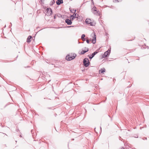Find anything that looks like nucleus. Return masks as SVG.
Returning a JSON list of instances; mask_svg holds the SVG:
<instances>
[{"instance_id": "7", "label": "nucleus", "mask_w": 149, "mask_h": 149, "mask_svg": "<svg viewBox=\"0 0 149 149\" xmlns=\"http://www.w3.org/2000/svg\"><path fill=\"white\" fill-rule=\"evenodd\" d=\"M85 49H87L86 50H82L81 52V54H84L86 53L88 51V48L87 47H85L84 48Z\"/></svg>"}, {"instance_id": "38", "label": "nucleus", "mask_w": 149, "mask_h": 149, "mask_svg": "<svg viewBox=\"0 0 149 149\" xmlns=\"http://www.w3.org/2000/svg\"><path fill=\"white\" fill-rule=\"evenodd\" d=\"M54 67H58L56 66V65H54Z\"/></svg>"}, {"instance_id": "1", "label": "nucleus", "mask_w": 149, "mask_h": 149, "mask_svg": "<svg viewBox=\"0 0 149 149\" xmlns=\"http://www.w3.org/2000/svg\"><path fill=\"white\" fill-rule=\"evenodd\" d=\"M76 56V54L75 53L71 54V55L68 54L66 56L65 58L67 60L70 61L74 59Z\"/></svg>"}, {"instance_id": "11", "label": "nucleus", "mask_w": 149, "mask_h": 149, "mask_svg": "<svg viewBox=\"0 0 149 149\" xmlns=\"http://www.w3.org/2000/svg\"><path fill=\"white\" fill-rule=\"evenodd\" d=\"M76 18H77V20H78L79 21H81L83 19L82 16L79 15L78 14H77Z\"/></svg>"}, {"instance_id": "4", "label": "nucleus", "mask_w": 149, "mask_h": 149, "mask_svg": "<svg viewBox=\"0 0 149 149\" xmlns=\"http://www.w3.org/2000/svg\"><path fill=\"white\" fill-rule=\"evenodd\" d=\"M46 11H47V14L46 15H47V16H50L53 13L52 10L51 8H47Z\"/></svg>"}, {"instance_id": "31", "label": "nucleus", "mask_w": 149, "mask_h": 149, "mask_svg": "<svg viewBox=\"0 0 149 149\" xmlns=\"http://www.w3.org/2000/svg\"><path fill=\"white\" fill-rule=\"evenodd\" d=\"M119 140H121V139H121V137L119 136Z\"/></svg>"}, {"instance_id": "9", "label": "nucleus", "mask_w": 149, "mask_h": 149, "mask_svg": "<svg viewBox=\"0 0 149 149\" xmlns=\"http://www.w3.org/2000/svg\"><path fill=\"white\" fill-rule=\"evenodd\" d=\"M56 3L57 5H59L63 3V0H57L56 2Z\"/></svg>"}, {"instance_id": "35", "label": "nucleus", "mask_w": 149, "mask_h": 149, "mask_svg": "<svg viewBox=\"0 0 149 149\" xmlns=\"http://www.w3.org/2000/svg\"><path fill=\"white\" fill-rule=\"evenodd\" d=\"M29 67H30V66H26V68H29Z\"/></svg>"}, {"instance_id": "27", "label": "nucleus", "mask_w": 149, "mask_h": 149, "mask_svg": "<svg viewBox=\"0 0 149 149\" xmlns=\"http://www.w3.org/2000/svg\"><path fill=\"white\" fill-rule=\"evenodd\" d=\"M96 8L95 6H94L92 9V10H94V9H95Z\"/></svg>"}, {"instance_id": "26", "label": "nucleus", "mask_w": 149, "mask_h": 149, "mask_svg": "<svg viewBox=\"0 0 149 149\" xmlns=\"http://www.w3.org/2000/svg\"><path fill=\"white\" fill-rule=\"evenodd\" d=\"M74 27V26H67L66 27L69 28V27Z\"/></svg>"}, {"instance_id": "34", "label": "nucleus", "mask_w": 149, "mask_h": 149, "mask_svg": "<svg viewBox=\"0 0 149 149\" xmlns=\"http://www.w3.org/2000/svg\"><path fill=\"white\" fill-rule=\"evenodd\" d=\"M108 35V33H106V35L107 36Z\"/></svg>"}, {"instance_id": "30", "label": "nucleus", "mask_w": 149, "mask_h": 149, "mask_svg": "<svg viewBox=\"0 0 149 149\" xmlns=\"http://www.w3.org/2000/svg\"><path fill=\"white\" fill-rule=\"evenodd\" d=\"M56 18V15H54V19H55Z\"/></svg>"}, {"instance_id": "25", "label": "nucleus", "mask_w": 149, "mask_h": 149, "mask_svg": "<svg viewBox=\"0 0 149 149\" xmlns=\"http://www.w3.org/2000/svg\"><path fill=\"white\" fill-rule=\"evenodd\" d=\"M45 0H40L41 1L42 3V4H44V1Z\"/></svg>"}, {"instance_id": "43", "label": "nucleus", "mask_w": 149, "mask_h": 149, "mask_svg": "<svg viewBox=\"0 0 149 149\" xmlns=\"http://www.w3.org/2000/svg\"><path fill=\"white\" fill-rule=\"evenodd\" d=\"M135 138L138 137H136H136H135Z\"/></svg>"}, {"instance_id": "19", "label": "nucleus", "mask_w": 149, "mask_h": 149, "mask_svg": "<svg viewBox=\"0 0 149 149\" xmlns=\"http://www.w3.org/2000/svg\"><path fill=\"white\" fill-rule=\"evenodd\" d=\"M99 49H97L96 51L93 52L92 54H93L94 56L96 54H97L99 52Z\"/></svg>"}, {"instance_id": "6", "label": "nucleus", "mask_w": 149, "mask_h": 149, "mask_svg": "<svg viewBox=\"0 0 149 149\" xmlns=\"http://www.w3.org/2000/svg\"><path fill=\"white\" fill-rule=\"evenodd\" d=\"M77 14L75 13H74V14L72 15H70V19L72 20H73L75 18H76L77 16Z\"/></svg>"}, {"instance_id": "22", "label": "nucleus", "mask_w": 149, "mask_h": 149, "mask_svg": "<svg viewBox=\"0 0 149 149\" xmlns=\"http://www.w3.org/2000/svg\"><path fill=\"white\" fill-rule=\"evenodd\" d=\"M90 41H91V39H90V40H86V42L88 43V44H89L90 43Z\"/></svg>"}, {"instance_id": "5", "label": "nucleus", "mask_w": 149, "mask_h": 149, "mask_svg": "<svg viewBox=\"0 0 149 149\" xmlns=\"http://www.w3.org/2000/svg\"><path fill=\"white\" fill-rule=\"evenodd\" d=\"M72 21L70 19H66L65 20V22L68 25H70L72 24Z\"/></svg>"}, {"instance_id": "18", "label": "nucleus", "mask_w": 149, "mask_h": 149, "mask_svg": "<svg viewBox=\"0 0 149 149\" xmlns=\"http://www.w3.org/2000/svg\"><path fill=\"white\" fill-rule=\"evenodd\" d=\"M89 24L91 26H94L96 24V23L95 22H91L89 23Z\"/></svg>"}, {"instance_id": "46", "label": "nucleus", "mask_w": 149, "mask_h": 149, "mask_svg": "<svg viewBox=\"0 0 149 149\" xmlns=\"http://www.w3.org/2000/svg\"><path fill=\"white\" fill-rule=\"evenodd\" d=\"M100 129H101V127H100Z\"/></svg>"}, {"instance_id": "14", "label": "nucleus", "mask_w": 149, "mask_h": 149, "mask_svg": "<svg viewBox=\"0 0 149 149\" xmlns=\"http://www.w3.org/2000/svg\"><path fill=\"white\" fill-rule=\"evenodd\" d=\"M91 20L90 19L87 18L85 20V22L86 24H89L90 22H91Z\"/></svg>"}, {"instance_id": "28", "label": "nucleus", "mask_w": 149, "mask_h": 149, "mask_svg": "<svg viewBox=\"0 0 149 149\" xmlns=\"http://www.w3.org/2000/svg\"><path fill=\"white\" fill-rule=\"evenodd\" d=\"M82 40H83V41H86V38H83V39H82Z\"/></svg>"}, {"instance_id": "21", "label": "nucleus", "mask_w": 149, "mask_h": 149, "mask_svg": "<svg viewBox=\"0 0 149 149\" xmlns=\"http://www.w3.org/2000/svg\"><path fill=\"white\" fill-rule=\"evenodd\" d=\"M85 34H83L82 35H81V39H82L83 38H85Z\"/></svg>"}, {"instance_id": "13", "label": "nucleus", "mask_w": 149, "mask_h": 149, "mask_svg": "<svg viewBox=\"0 0 149 149\" xmlns=\"http://www.w3.org/2000/svg\"><path fill=\"white\" fill-rule=\"evenodd\" d=\"M93 12L95 14H96V15H100V14L98 13V12L97 11V10L95 9H94L92 10Z\"/></svg>"}, {"instance_id": "15", "label": "nucleus", "mask_w": 149, "mask_h": 149, "mask_svg": "<svg viewBox=\"0 0 149 149\" xmlns=\"http://www.w3.org/2000/svg\"><path fill=\"white\" fill-rule=\"evenodd\" d=\"M149 48V47L148 46H146V45L145 44H144V45H143L142 46V47H141V48L142 49H146V48H147V49H148Z\"/></svg>"}, {"instance_id": "40", "label": "nucleus", "mask_w": 149, "mask_h": 149, "mask_svg": "<svg viewBox=\"0 0 149 149\" xmlns=\"http://www.w3.org/2000/svg\"><path fill=\"white\" fill-rule=\"evenodd\" d=\"M20 136L22 137V136L21 135H20Z\"/></svg>"}, {"instance_id": "17", "label": "nucleus", "mask_w": 149, "mask_h": 149, "mask_svg": "<svg viewBox=\"0 0 149 149\" xmlns=\"http://www.w3.org/2000/svg\"><path fill=\"white\" fill-rule=\"evenodd\" d=\"M55 3V0H52V1H51L49 5L50 6H52Z\"/></svg>"}, {"instance_id": "32", "label": "nucleus", "mask_w": 149, "mask_h": 149, "mask_svg": "<svg viewBox=\"0 0 149 149\" xmlns=\"http://www.w3.org/2000/svg\"><path fill=\"white\" fill-rule=\"evenodd\" d=\"M120 149H125V148L123 147H122Z\"/></svg>"}, {"instance_id": "3", "label": "nucleus", "mask_w": 149, "mask_h": 149, "mask_svg": "<svg viewBox=\"0 0 149 149\" xmlns=\"http://www.w3.org/2000/svg\"><path fill=\"white\" fill-rule=\"evenodd\" d=\"M111 52V49H109L107 51L105 52L104 54L102 55L101 58H103L109 56Z\"/></svg>"}, {"instance_id": "42", "label": "nucleus", "mask_w": 149, "mask_h": 149, "mask_svg": "<svg viewBox=\"0 0 149 149\" xmlns=\"http://www.w3.org/2000/svg\"><path fill=\"white\" fill-rule=\"evenodd\" d=\"M135 138L138 137H136H136H135Z\"/></svg>"}, {"instance_id": "44", "label": "nucleus", "mask_w": 149, "mask_h": 149, "mask_svg": "<svg viewBox=\"0 0 149 149\" xmlns=\"http://www.w3.org/2000/svg\"><path fill=\"white\" fill-rule=\"evenodd\" d=\"M72 140H74V139H72Z\"/></svg>"}, {"instance_id": "8", "label": "nucleus", "mask_w": 149, "mask_h": 149, "mask_svg": "<svg viewBox=\"0 0 149 149\" xmlns=\"http://www.w3.org/2000/svg\"><path fill=\"white\" fill-rule=\"evenodd\" d=\"M92 41L93 44H94L95 43L96 41V37L95 33L94 34V36L93 37V39Z\"/></svg>"}, {"instance_id": "41", "label": "nucleus", "mask_w": 149, "mask_h": 149, "mask_svg": "<svg viewBox=\"0 0 149 149\" xmlns=\"http://www.w3.org/2000/svg\"><path fill=\"white\" fill-rule=\"evenodd\" d=\"M6 27V25H5L4 27Z\"/></svg>"}, {"instance_id": "29", "label": "nucleus", "mask_w": 149, "mask_h": 149, "mask_svg": "<svg viewBox=\"0 0 149 149\" xmlns=\"http://www.w3.org/2000/svg\"><path fill=\"white\" fill-rule=\"evenodd\" d=\"M144 139H143V140H144V139L147 140V137H144Z\"/></svg>"}, {"instance_id": "12", "label": "nucleus", "mask_w": 149, "mask_h": 149, "mask_svg": "<svg viewBox=\"0 0 149 149\" xmlns=\"http://www.w3.org/2000/svg\"><path fill=\"white\" fill-rule=\"evenodd\" d=\"M105 70L104 68H101L100 70L99 71V72L100 74H101L104 72H105Z\"/></svg>"}, {"instance_id": "10", "label": "nucleus", "mask_w": 149, "mask_h": 149, "mask_svg": "<svg viewBox=\"0 0 149 149\" xmlns=\"http://www.w3.org/2000/svg\"><path fill=\"white\" fill-rule=\"evenodd\" d=\"M32 38V37L31 36H28L27 40L26 42L27 43H29L31 41V39Z\"/></svg>"}, {"instance_id": "20", "label": "nucleus", "mask_w": 149, "mask_h": 149, "mask_svg": "<svg viewBox=\"0 0 149 149\" xmlns=\"http://www.w3.org/2000/svg\"><path fill=\"white\" fill-rule=\"evenodd\" d=\"M99 49H97L96 51L93 52L92 54H93L94 56L96 54H97L99 52Z\"/></svg>"}, {"instance_id": "33", "label": "nucleus", "mask_w": 149, "mask_h": 149, "mask_svg": "<svg viewBox=\"0 0 149 149\" xmlns=\"http://www.w3.org/2000/svg\"><path fill=\"white\" fill-rule=\"evenodd\" d=\"M115 1H117L118 2L119 1H118V0H115Z\"/></svg>"}, {"instance_id": "36", "label": "nucleus", "mask_w": 149, "mask_h": 149, "mask_svg": "<svg viewBox=\"0 0 149 149\" xmlns=\"http://www.w3.org/2000/svg\"><path fill=\"white\" fill-rule=\"evenodd\" d=\"M10 24H11V25H10V26H12V23H10Z\"/></svg>"}, {"instance_id": "45", "label": "nucleus", "mask_w": 149, "mask_h": 149, "mask_svg": "<svg viewBox=\"0 0 149 149\" xmlns=\"http://www.w3.org/2000/svg\"><path fill=\"white\" fill-rule=\"evenodd\" d=\"M122 0H119V1H121Z\"/></svg>"}, {"instance_id": "47", "label": "nucleus", "mask_w": 149, "mask_h": 149, "mask_svg": "<svg viewBox=\"0 0 149 149\" xmlns=\"http://www.w3.org/2000/svg\"><path fill=\"white\" fill-rule=\"evenodd\" d=\"M85 50H87V49H85Z\"/></svg>"}, {"instance_id": "23", "label": "nucleus", "mask_w": 149, "mask_h": 149, "mask_svg": "<svg viewBox=\"0 0 149 149\" xmlns=\"http://www.w3.org/2000/svg\"><path fill=\"white\" fill-rule=\"evenodd\" d=\"M69 10H70V12L72 13H73V9H72L70 8V7L69 8Z\"/></svg>"}, {"instance_id": "24", "label": "nucleus", "mask_w": 149, "mask_h": 149, "mask_svg": "<svg viewBox=\"0 0 149 149\" xmlns=\"http://www.w3.org/2000/svg\"><path fill=\"white\" fill-rule=\"evenodd\" d=\"M73 10L74 11V12H73V13H75V14H77V13H76V10L75 9V10H74L73 9Z\"/></svg>"}, {"instance_id": "39", "label": "nucleus", "mask_w": 149, "mask_h": 149, "mask_svg": "<svg viewBox=\"0 0 149 149\" xmlns=\"http://www.w3.org/2000/svg\"><path fill=\"white\" fill-rule=\"evenodd\" d=\"M22 17H20V19L21 20V19H22Z\"/></svg>"}, {"instance_id": "2", "label": "nucleus", "mask_w": 149, "mask_h": 149, "mask_svg": "<svg viewBox=\"0 0 149 149\" xmlns=\"http://www.w3.org/2000/svg\"><path fill=\"white\" fill-rule=\"evenodd\" d=\"M84 65L86 67L88 66L90 64V62L89 61L88 58H84L83 61Z\"/></svg>"}, {"instance_id": "37", "label": "nucleus", "mask_w": 149, "mask_h": 149, "mask_svg": "<svg viewBox=\"0 0 149 149\" xmlns=\"http://www.w3.org/2000/svg\"><path fill=\"white\" fill-rule=\"evenodd\" d=\"M33 131V130H31V132L32 133V132Z\"/></svg>"}, {"instance_id": "16", "label": "nucleus", "mask_w": 149, "mask_h": 149, "mask_svg": "<svg viewBox=\"0 0 149 149\" xmlns=\"http://www.w3.org/2000/svg\"><path fill=\"white\" fill-rule=\"evenodd\" d=\"M94 56H95L92 54L90 55H89L88 56L90 60H91Z\"/></svg>"}]
</instances>
